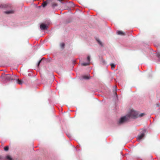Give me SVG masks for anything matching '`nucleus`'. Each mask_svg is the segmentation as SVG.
<instances>
[{"mask_svg": "<svg viewBox=\"0 0 160 160\" xmlns=\"http://www.w3.org/2000/svg\"><path fill=\"white\" fill-rule=\"evenodd\" d=\"M138 116L137 112L133 110H131L129 113L126 116L122 117L119 122V123H122L127 121L130 119H135L137 118Z\"/></svg>", "mask_w": 160, "mask_h": 160, "instance_id": "obj_1", "label": "nucleus"}, {"mask_svg": "<svg viewBox=\"0 0 160 160\" xmlns=\"http://www.w3.org/2000/svg\"><path fill=\"white\" fill-rule=\"evenodd\" d=\"M15 76H12L10 74H8L4 77V79L6 82L11 81L15 80Z\"/></svg>", "mask_w": 160, "mask_h": 160, "instance_id": "obj_2", "label": "nucleus"}, {"mask_svg": "<svg viewBox=\"0 0 160 160\" xmlns=\"http://www.w3.org/2000/svg\"><path fill=\"white\" fill-rule=\"evenodd\" d=\"M146 131V130L144 129L140 132L141 134L140 135H139L137 138V140L138 141H140L142 139L144 136Z\"/></svg>", "mask_w": 160, "mask_h": 160, "instance_id": "obj_3", "label": "nucleus"}, {"mask_svg": "<svg viewBox=\"0 0 160 160\" xmlns=\"http://www.w3.org/2000/svg\"><path fill=\"white\" fill-rule=\"evenodd\" d=\"M40 28L42 30H46L48 28V26L42 23L40 25Z\"/></svg>", "mask_w": 160, "mask_h": 160, "instance_id": "obj_4", "label": "nucleus"}, {"mask_svg": "<svg viewBox=\"0 0 160 160\" xmlns=\"http://www.w3.org/2000/svg\"><path fill=\"white\" fill-rule=\"evenodd\" d=\"M17 82L18 84L22 85L23 83V81L21 79H16Z\"/></svg>", "mask_w": 160, "mask_h": 160, "instance_id": "obj_5", "label": "nucleus"}, {"mask_svg": "<svg viewBox=\"0 0 160 160\" xmlns=\"http://www.w3.org/2000/svg\"><path fill=\"white\" fill-rule=\"evenodd\" d=\"M8 5L6 4H3L1 5L0 6V8H8Z\"/></svg>", "mask_w": 160, "mask_h": 160, "instance_id": "obj_6", "label": "nucleus"}, {"mask_svg": "<svg viewBox=\"0 0 160 160\" xmlns=\"http://www.w3.org/2000/svg\"><path fill=\"white\" fill-rule=\"evenodd\" d=\"M14 12L13 10H10L8 11H6L4 12V13L6 14H10L11 13H13Z\"/></svg>", "mask_w": 160, "mask_h": 160, "instance_id": "obj_7", "label": "nucleus"}, {"mask_svg": "<svg viewBox=\"0 0 160 160\" xmlns=\"http://www.w3.org/2000/svg\"><path fill=\"white\" fill-rule=\"evenodd\" d=\"M89 76L84 75L82 76V78L84 79H89L90 78Z\"/></svg>", "mask_w": 160, "mask_h": 160, "instance_id": "obj_8", "label": "nucleus"}, {"mask_svg": "<svg viewBox=\"0 0 160 160\" xmlns=\"http://www.w3.org/2000/svg\"><path fill=\"white\" fill-rule=\"evenodd\" d=\"M90 63L89 62H83L81 64L82 66H88L90 65Z\"/></svg>", "mask_w": 160, "mask_h": 160, "instance_id": "obj_9", "label": "nucleus"}, {"mask_svg": "<svg viewBox=\"0 0 160 160\" xmlns=\"http://www.w3.org/2000/svg\"><path fill=\"white\" fill-rule=\"evenodd\" d=\"M117 34L119 35H124L125 34L122 32L121 31H118L117 32Z\"/></svg>", "mask_w": 160, "mask_h": 160, "instance_id": "obj_10", "label": "nucleus"}, {"mask_svg": "<svg viewBox=\"0 0 160 160\" xmlns=\"http://www.w3.org/2000/svg\"><path fill=\"white\" fill-rule=\"evenodd\" d=\"M96 40L98 42V44L102 47L103 46V44L102 42L99 39H97Z\"/></svg>", "mask_w": 160, "mask_h": 160, "instance_id": "obj_11", "label": "nucleus"}, {"mask_svg": "<svg viewBox=\"0 0 160 160\" xmlns=\"http://www.w3.org/2000/svg\"><path fill=\"white\" fill-rule=\"evenodd\" d=\"M47 2V1H46L45 2H44L43 3H42V6L43 7H45L47 5L48 3Z\"/></svg>", "mask_w": 160, "mask_h": 160, "instance_id": "obj_12", "label": "nucleus"}, {"mask_svg": "<svg viewBox=\"0 0 160 160\" xmlns=\"http://www.w3.org/2000/svg\"><path fill=\"white\" fill-rule=\"evenodd\" d=\"M110 66H111L112 69V70H114L115 67V64L114 63H112L110 64Z\"/></svg>", "mask_w": 160, "mask_h": 160, "instance_id": "obj_13", "label": "nucleus"}, {"mask_svg": "<svg viewBox=\"0 0 160 160\" xmlns=\"http://www.w3.org/2000/svg\"><path fill=\"white\" fill-rule=\"evenodd\" d=\"M58 6V4L55 3H52V8H54L55 7Z\"/></svg>", "mask_w": 160, "mask_h": 160, "instance_id": "obj_14", "label": "nucleus"}, {"mask_svg": "<svg viewBox=\"0 0 160 160\" xmlns=\"http://www.w3.org/2000/svg\"><path fill=\"white\" fill-rule=\"evenodd\" d=\"M101 64H102L103 65H105L106 64V62L105 61L102 59V60H101Z\"/></svg>", "mask_w": 160, "mask_h": 160, "instance_id": "obj_15", "label": "nucleus"}, {"mask_svg": "<svg viewBox=\"0 0 160 160\" xmlns=\"http://www.w3.org/2000/svg\"><path fill=\"white\" fill-rule=\"evenodd\" d=\"M6 158L8 160H12V159L11 157L9 155H7L6 157Z\"/></svg>", "mask_w": 160, "mask_h": 160, "instance_id": "obj_16", "label": "nucleus"}, {"mask_svg": "<svg viewBox=\"0 0 160 160\" xmlns=\"http://www.w3.org/2000/svg\"><path fill=\"white\" fill-rule=\"evenodd\" d=\"M65 46V44L64 43H62L60 44V47L62 48H63Z\"/></svg>", "mask_w": 160, "mask_h": 160, "instance_id": "obj_17", "label": "nucleus"}, {"mask_svg": "<svg viewBox=\"0 0 160 160\" xmlns=\"http://www.w3.org/2000/svg\"><path fill=\"white\" fill-rule=\"evenodd\" d=\"M4 150L5 151H8L9 149V147L8 146L5 147L4 148Z\"/></svg>", "mask_w": 160, "mask_h": 160, "instance_id": "obj_18", "label": "nucleus"}, {"mask_svg": "<svg viewBox=\"0 0 160 160\" xmlns=\"http://www.w3.org/2000/svg\"><path fill=\"white\" fill-rule=\"evenodd\" d=\"M87 60L88 61V62H89V63H90V56H88Z\"/></svg>", "mask_w": 160, "mask_h": 160, "instance_id": "obj_19", "label": "nucleus"}, {"mask_svg": "<svg viewBox=\"0 0 160 160\" xmlns=\"http://www.w3.org/2000/svg\"><path fill=\"white\" fill-rule=\"evenodd\" d=\"M44 59V58H42V59L41 60H40V61L38 62V65H37V66H38V67L39 66V65H40V62H41V61H42V60H43V59Z\"/></svg>", "mask_w": 160, "mask_h": 160, "instance_id": "obj_20", "label": "nucleus"}, {"mask_svg": "<svg viewBox=\"0 0 160 160\" xmlns=\"http://www.w3.org/2000/svg\"><path fill=\"white\" fill-rule=\"evenodd\" d=\"M144 115H145V113H141L140 114L138 115V117H142L143 116H144Z\"/></svg>", "mask_w": 160, "mask_h": 160, "instance_id": "obj_21", "label": "nucleus"}, {"mask_svg": "<svg viewBox=\"0 0 160 160\" xmlns=\"http://www.w3.org/2000/svg\"><path fill=\"white\" fill-rule=\"evenodd\" d=\"M117 89H116L115 91H114L115 92V95L116 96V98H118V94L116 92Z\"/></svg>", "mask_w": 160, "mask_h": 160, "instance_id": "obj_22", "label": "nucleus"}, {"mask_svg": "<svg viewBox=\"0 0 160 160\" xmlns=\"http://www.w3.org/2000/svg\"><path fill=\"white\" fill-rule=\"evenodd\" d=\"M70 4H71V6L72 7H73L74 6V4L72 2H70Z\"/></svg>", "mask_w": 160, "mask_h": 160, "instance_id": "obj_23", "label": "nucleus"}, {"mask_svg": "<svg viewBox=\"0 0 160 160\" xmlns=\"http://www.w3.org/2000/svg\"><path fill=\"white\" fill-rule=\"evenodd\" d=\"M58 1H59V2H61V3L62 4H64V3L62 2V1L63 0H58Z\"/></svg>", "mask_w": 160, "mask_h": 160, "instance_id": "obj_24", "label": "nucleus"}, {"mask_svg": "<svg viewBox=\"0 0 160 160\" xmlns=\"http://www.w3.org/2000/svg\"><path fill=\"white\" fill-rule=\"evenodd\" d=\"M158 57L159 58H160V54H158Z\"/></svg>", "mask_w": 160, "mask_h": 160, "instance_id": "obj_25", "label": "nucleus"}, {"mask_svg": "<svg viewBox=\"0 0 160 160\" xmlns=\"http://www.w3.org/2000/svg\"><path fill=\"white\" fill-rule=\"evenodd\" d=\"M75 61H73V64H75Z\"/></svg>", "mask_w": 160, "mask_h": 160, "instance_id": "obj_26", "label": "nucleus"}, {"mask_svg": "<svg viewBox=\"0 0 160 160\" xmlns=\"http://www.w3.org/2000/svg\"><path fill=\"white\" fill-rule=\"evenodd\" d=\"M68 137H69V138H71V136H69V135H68Z\"/></svg>", "mask_w": 160, "mask_h": 160, "instance_id": "obj_27", "label": "nucleus"}, {"mask_svg": "<svg viewBox=\"0 0 160 160\" xmlns=\"http://www.w3.org/2000/svg\"><path fill=\"white\" fill-rule=\"evenodd\" d=\"M157 106L158 107L159 106V105L158 104H157Z\"/></svg>", "mask_w": 160, "mask_h": 160, "instance_id": "obj_28", "label": "nucleus"}, {"mask_svg": "<svg viewBox=\"0 0 160 160\" xmlns=\"http://www.w3.org/2000/svg\"><path fill=\"white\" fill-rule=\"evenodd\" d=\"M1 158H1V156H0V160L1 159Z\"/></svg>", "mask_w": 160, "mask_h": 160, "instance_id": "obj_29", "label": "nucleus"}, {"mask_svg": "<svg viewBox=\"0 0 160 160\" xmlns=\"http://www.w3.org/2000/svg\"><path fill=\"white\" fill-rule=\"evenodd\" d=\"M39 7H40L41 6H39Z\"/></svg>", "mask_w": 160, "mask_h": 160, "instance_id": "obj_30", "label": "nucleus"}]
</instances>
